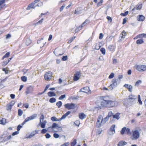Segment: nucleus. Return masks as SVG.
<instances>
[{"instance_id": "obj_1", "label": "nucleus", "mask_w": 146, "mask_h": 146, "mask_svg": "<svg viewBox=\"0 0 146 146\" xmlns=\"http://www.w3.org/2000/svg\"><path fill=\"white\" fill-rule=\"evenodd\" d=\"M135 96L132 95L129 96L128 98H125L124 99V104L125 105L127 106H131L132 103L136 99V98Z\"/></svg>"}, {"instance_id": "obj_2", "label": "nucleus", "mask_w": 146, "mask_h": 146, "mask_svg": "<svg viewBox=\"0 0 146 146\" xmlns=\"http://www.w3.org/2000/svg\"><path fill=\"white\" fill-rule=\"evenodd\" d=\"M115 102L111 100H109L105 103H103L101 106L104 107L111 108L115 106Z\"/></svg>"}, {"instance_id": "obj_3", "label": "nucleus", "mask_w": 146, "mask_h": 146, "mask_svg": "<svg viewBox=\"0 0 146 146\" xmlns=\"http://www.w3.org/2000/svg\"><path fill=\"white\" fill-rule=\"evenodd\" d=\"M120 81L118 79L114 78L112 80L113 83L111 84L109 86L110 90H111L114 88H115L118 84H119L120 83Z\"/></svg>"}, {"instance_id": "obj_4", "label": "nucleus", "mask_w": 146, "mask_h": 146, "mask_svg": "<svg viewBox=\"0 0 146 146\" xmlns=\"http://www.w3.org/2000/svg\"><path fill=\"white\" fill-rule=\"evenodd\" d=\"M65 108L68 110L74 109L77 107L76 104L73 103H67L64 105Z\"/></svg>"}, {"instance_id": "obj_5", "label": "nucleus", "mask_w": 146, "mask_h": 146, "mask_svg": "<svg viewBox=\"0 0 146 146\" xmlns=\"http://www.w3.org/2000/svg\"><path fill=\"white\" fill-rule=\"evenodd\" d=\"M37 114L35 113L31 115V116L27 118L22 123V125H23L26 122L29 121L30 120H32L35 119L37 117Z\"/></svg>"}, {"instance_id": "obj_6", "label": "nucleus", "mask_w": 146, "mask_h": 146, "mask_svg": "<svg viewBox=\"0 0 146 146\" xmlns=\"http://www.w3.org/2000/svg\"><path fill=\"white\" fill-rule=\"evenodd\" d=\"M52 73L51 71H48L44 75V78L46 80H50L52 78Z\"/></svg>"}, {"instance_id": "obj_7", "label": "nucleus", "mask_w": 146, "mask_h": 146, "mask_svg": "<svg viewBox=\"0 0 146 146\" xmlns=\"http://www.w3.org/2000/svg\"><path fill=\"white\" fill-rule=\"evenodd\" d=\"M102 116L101 115H100L97 119V120L96 123V127L99 128L101 127L102 125H103L102 123Z\"/></svg>"}, {"instance_id": "obj_8", "label": "nucleus", "mask_w": 146, "mask_h": 146, "mask_svg": "<svg viewBox=\"0 0 146 146\" xmlns=\"http://www.w3.org/2000/svg\"><path fill=\"white\" fill-rule=\"evenodd\" d=\"M80 71H76L75 74H74V80L76 81L79 80L80 77Z\"/></svg>"}, {"instance_id": "obj_9", "label": "nucleus", "mask_w": 146, "mask_h": 146, "mask_svg": "<svg viewBox=\"0 0 146 146\" xmlns=\"http://www.w3.org/2000/svg\"><path fill=\"white\" fill-rule=\"evenodd\" d=\"M115 125H113L111 126L109 131H108V133L110 135H112L115 133Z\"/></svg>"}, {"instance_id": "obj_10", "label": "nucleus", "mask_w": 146, "mask_h": 146, "mask_svg": "<svg viewBox=\"0 0 146 146\" xmlns=\"http://www.w3.org/2000/svg\"><path fill=\"white\" fill-rule=\"evenodd\" d=\"M146 70L145 65H137V70L139 72H143Z\"/></svg>"}, {"instance_id": "obj_11", "label": "nucleus", "mask_w": 146, "mask_h": 146, "mask_svg": "<svg viewBox=\"0 0 146 146\" xmlns=\"http://www.w3.org/2000/svg\"><path fill=\"white\" fill-rule=\"evenodd\" d=\"M33 90V88L31 86H30L28 87L25 91V93L26 95H27L30 93H31Z\"/></svg>"}, {"instance_id": "obj_12", "label": "nucleus", "mask_w": 146, "mask_h": 146, "mask_svg": "<svg viewBox=\"0 0 146 146\" xmlns=\"http://www.w3.org/2000/svg\"><path fill=\"white\" fill-rule=\"evenodd\" d=\"M37 43L38 44H40V47H41V46L43 47L44 46L46 43V42L44 41L43 39L42 38L41 39L38 40Z\"/></svg>"}, {"instance_id": "obj_13", "label": "nucleus", "mask_w": 146, "mask_h": 146, "mask_svg": "<svg viewBox=\"0 0 146 146\" xmlns=\"http://www.w3.org/2000/svg\"><path fill=\"white\" fill-rule=\"evenodd\" d=\"M103 100L101 102V105L103 104V103H105V102L106 103L108 101L110 100V98L108 96H104L103 97Z\"/></svg>"}, {"instance_id": "obj_14", "label": "nucleus", "mask_w": 146, "mask_h": 146, "mask_svg": "<svg viewBox=\"0 0 146 146\" xmlns=\"http://www.w3.org/2000/svg\"><path fill=\"white\" fill-rule=\"evenodd\" d=\"M11 104H9L6 105L7 110H11L13 106L15 104V102L14 101H12L10 103Z\"/></svg>"}, {"instance_id": "obj_15", "label": "nucleus", "mask_w": 146, "mask_h": 146, "mask_svg": "<svg viewBox=\"0 0 146 146\" xmlns=\"http://www.w3.org/2000/svg\"><path fill=\"white\" fill-rule=\"evenodd\" d=\"M35 4L33 2L29 4L27 7V10H29L31 8L35 9V8L36 7L35 6Z\"/></svg>"}, {"instance_id": "obj_16", "label": "nucleus", "mask_w": 146, "mask_h": 146, "mask_svg": "<svg viewBox=\"0 0 146 146\" xmlns=\"http://www.w3.org/2000/svg\"><path fill=\"white\" fill-rule=\"evenodd\" d=\"M71 113V111H68L65 114H64L60 119V121L62 120L65 119L66 117L69 115Z\"/></svg>"}, {"instance_id": "obj_17", "label": "nucleus", "mask_w": 146, "mask_h": 146, "mask_svg": "<svg viewBox=\"0 0 146 146\" xmlns=\"http://www.w3.org/2000/svg\"><path fill=\"white\" fill-rule=\"evenodd\" d=\"M137 20L140 21H143L145 19V17L142 15H139L137 16Z\"/></svg>"}, {"instance_id": "obj_18", "label": "nucleus", "mask_w": 146, "mask_h": 146, "mask_svg": "<svg viewBox=\"0 0 146 146\" xmlns=\"http://www.w3.org/2000/svg\"><path fill=\"white\" fill-rule=\"evenodd\" d=\"M60 51V50L59 49L56 48L54 51V53L56 56H60L63 54H62L59 53Z\"/></svg>"}, {"instance_id": "obj_19", "label": "nucleus", "mask_w": 146, "mask_h": 146, "mask_svg": "<svg viewBox=\"0 0 146 146\" xmlns=\"http://www.w3.org/2000/svg\"><path fill=\"white\" fill-rule=\"evenodd\" d=\"M79 118L82 120H83L86 117V115L83 113H80L79 114Z\"/></svg>"}, {"instance_id": "obj_20", "label": "nucleus", "mask_w": 146, "mask_h": 146, "mask_svg": "<svg viewBox=\"0 0 146 146\" xmlns=\"http://www.w3.org/2000/svg\"><path fill=\"white\" fill-rule=\"evenodd\" d=\"M127 144V143L126 142L123 141H121L118 142L117 146H123Z\"/></svg>"}, {"instance_id": "obj_21", "label": "nucleus", "mask_w": 146, "mask_h": 146, "mask_svg": "<svg viewBox=\"0 0 146 146\" xmlns=\"http://www.w3.org/2000/svg\"><path fill=\"white\" fill-rule=\"evenodd\" d=\"M43 20L44 19L43 18H42L40 19V20L38 21V22L36 23H34L33 24V25L34 26H36L37 25H40L43 22Z\"/></svg>"}, {"instance_id": "obj_22", "label": "nucleus", "mask_w": 146, "mask_h": 146, "mask_svg": "<svg viewBox=\"0 0 146 146\" xmlns=\"http://www.w3.org/2000/svg\"><path fill=\"white\" fill-rule=\"evenodd\" d=\"M58 124L56 123H54L52 125V126L50 127H49L47 129L48 130H49L50 128H52L53 129L55 128H56L58 127Z\"/></svg>"}, {"instance_id": "obj_23", "label": "nucleus", "mask_w": 146, "mask_h": 146, "mask_svg": "<svg viewBox=\"0 0 146 146\" xmlns=\"http://www.w3.org/2000/svg\"><path fill=\"white\" fill-rule=\"evenodd\" d=\"M108 119L109 118H108V117H107V116H106V117L104 118H102L101 119V123H102L103 125L108 120Z\"/></svg>"}, {"instance_id": "obj_24", "label": "nucleus", "mask_w": 146, "mask_h": 146, "mask_svg": "<svg viewBox=\"0 0 146 146\" xmlns=\"http://www.w3.org/2000/svg\"><path fill=\"white\" fill-rule=\"evenodd\" d=\"M48 96L50 97L55 96H56L55 94L53 92H49L48 93Z\"/></svg>"}, {"instance_id": "obj_25", "label": "nucleus", "mask_w": 146, "mask_h": 146, "mask_svg": "<svg viewBox=\"0 0 146 146\" xmlns=\"http://www.w3.org/2000/svg\"><path fill=\"white\" fill-rule=\"evenodd\" d=\"M133 138L132 139H137V130H135L133 132Z\"/></svg>"}, {"instance_id": "obj_26", "label": "nucleus", "mask_w": 146, "mask_h": 146, "mask_svg": "<svg viewBox=\"0 0 146 146\" xmlns=\"http://www.w3.org/2000/svg\"><path fill=\"white\" fill-rule=\"evenodd\" d=\"M108 49L109 50L111 51H113L114 49V46L113 45H110L108 46Z\"/></svg>"}, {"instance_id": "obj_27", "label": "nucleus", "mask_w": 146, "mask_h": 146, "mask_svg": "<svg viewBox=\"0 0 146 146\" xmlns=\"http://www.w3.org/2000/svg\"><path fill=\"white\" fill-rule=\"evenodd\" d=\"M120 113H117L113 115V118H115L117 119H119L120 118L119 116Z\"/></svg>"}, {"instance_id": "obj_28", "label": "nucleus", "mask_w": 146, "mask_h": 146, "mask_svg": "<svg viewBox=\"0 0 146 146\" xmlns=\"http://www.w3.org/2000/svg\"><path fill=\"white\" fill-rule=\"evenodd\" d=\"M51 119L52 121H60V119H58L55 116H53L51 118Z\"/></svg>"}, {"instance_id": "obj_29", "label": "nucleus", "mask_w": 146, "mask_h": 146, "mask_svg": "<svg viewBox=\"0 0 146 146\" xmlns=\"http://www.w3.org/2000/svg\"><path fill=\"white\" fill-rule=\"evenodd\" d=\"M6 123V119L5 118H3L0 120V124L4 125Z\"/></svg>"}, {"instance_id": "obj_30", "label": "nucleus", "mask_w": 146, "mask_h": 146, "mask_svg": "<svg viewBox=\"0 0 146 146\" xmlns=\"http://www.w3.org/2000/svg\"><path fill=\"white\" fill-rule=\"evenodd\" d=\"M125 133L128 135H131V133L130 131V129L129 128H126Z\"/></svg>"}, {"instance_id": "obj_31", "label": "nucleus", "mask_w": 146, "mask_h": 146, "mask_svg": "<svg viewBox=\"0 0 146 146\" xmlns=\"http://www.w3.org/2000/svg\"><path fill=\"white\" fill-rule=\"evenodd\" d=\"M137 101L139 104L141 105L142 104V101L141 100L140 96V95L137 96Z\"/></svg>"}, {"instance_id": "obj_32", "label": "nucleus", "mask_w": 146, "mask_h": 146, "mask_svg": "<svg viewBox=\"0 0 146 146\" xmlns=\"http://www.w3.org/2000/svg\"><path fill=\"white\" fill-rule=\"evenodd\" d=\"M144 41L142 38H141L137 40V44H141L144 43Z\"/></svg>"}, {"instance_id": "obj_33", "label": "nucleus", "mask_w": 146, "mask_h": 146, "mask_svg": "<svg viewBox=\"0 0 146 146\" xmlns=\"http://www.w3.org/2000/svg\"><path fill=\"white\" fill-rule=\"evenodd\" d=\"M35 135V132L33 131L31 133V134L29 135V136L27 137V138H31L34 137Z\"/></svg>"}, {"instance_id": "obj_34", "label": "nucleus", "mask_w": 146, "mask_h": 146, "mask_svg": "<svg viewBox=\"0 0 146 146\" xmlns=\"http://www.w3.org/2000/svg\"><path fill=\"white\" fill-rule=\"evenodd\" d=\"M62 104V102L59 101L56 103V105L58 106V108H59L61 107Z\"/></svg>"}, {"instance_id": "obj_35", "label": "nucleus", "mask_w": 146, "mask_h": 146, "mask_svg": "<svg viewBox=\"0 0 146 146\" xmlns=\"http://www.w3.org/2000/svg\"><path fill=\"white\" fill-rule=\"evenodd\" d=\"M87 88L89 89L88 87L87 88V87H84L83 88H82L81 89H80V92H82L84 93H87V91H83V90H86Z\"/></svg>"}, {"instance_id": "obj_36", "label": "nucleus", "mask_w": 146, "mask_h": 146, "mask_svg": "<svg viewBox=\"0 0 146 146\" xmlns=\"http://www.w3.org/2000/svg\"><path fill=\"white\" fill-rule=\"evenodd\" d=\"M56 99L55 98H52L49 100V102L51 103H53L56 102Z\"/></svg>"}, {"instance_id": "obj_37", "label": "nucleus", "mask_w": 146, "mask_h": 146, "mask_svg": "<svg viewBox=\"0 0 146 146\" xmlns=\"http://www.w3.org/2000/svg\"><path fill=\"white\" fill-rule=\"evenodd\" d=\"M40 127L42 128H44L45 127V123H43L41 122V120H40Z\"/></svg>"}, {"instance_id": "obj_38", "label": "nucleus", "mask_w": 146, "mask_h": 146, "mask_svg": "<svg viewBox=\"0 0 146 146\" xmlns=\"http://www.w3.org/2000/svg\"><path fill=\"white\" fill-rule=\"evenodd\" d=\"M126 129V127H124L123 128L121 131V134L123 135L124 134L125 132Z\"/></svg>"}, {"instance_id": "obj_39", "label": "nucleus", "mask_w": 146, "mask_h": 146, "mask_svg": "<svg viewBox=\"0 0 146 146\" xmlns=\"http://www.w3.org/2000/svg\"><path fill=\"white\" fill-rule=\"evenodd\" d=\"M31 42L32 41L31 40L29 39H28L26 41V44L27 45H29L31 44Z\"/></svg>"}, {"instance_id": "obj_40", "label": "nucleus", "mask_w": 146, "mask_h": 146, "mask_svg": "<svg viewBox=\"0 0 146 146\" xmlns=\"http://www.w3.org/2000/svg\"><path fill=\"white\" fill-rule=\"evenodd\" d=\"M23 113V111L21 109H19L18 110V115L20 116H21Z\"/></svg>"}, {"instance_id": "obj_41", "label": "nucleus", "mask_w": 146, "mask_h": 146, "mask_svg": "<svg viewBox=\"0 0 146 146\" xmlns=\"http://www.w3.org/2000/svg\"><path fill=\"white\" fill-rule=\"evenodd\" d=\"M76 140L75 139L74 140L73 142H72L71 143V146H74L76 144Z\"/></svg>"}, {"instance_id": "obj_42", "label": "nucleus", "mask_w": 146, "mask_h": 146, "mask_svg": "<svg viewBox=\"0 0 146 146\" xmlns=\"http://www.w3.org/2000/svg\"><path fill=\"white\" fill-rule=\"evenodd\" d=\"M21 80L24 82H26L27 80V77L25 76H23L21 77Z\"/></svg>"}, {"instance_id": "obj_43", "label": "nucleus", "mask_w": 146, "mask_h": 146, "mask_svg": "<svg viewBox=\"0 0 146 146\" xmlns=\"http://www.w3.org/2000/svg\"><path fill=\"white\" fill-rule=\"evenodd\" d=\"M100 51L102 52V54H103L104 55L106 53V50L105 48H102L100 49Z\"/></svg>"}, {"instance_id": "obj_44", "label": "nucleus", "mask_w": 146, "mask_h": 146, "mask_svg": "<svg viewBox=\"0 0 146 146\" xmlns=\"http://www.w3.org/2000/svg\"><path fill=\"white\" fill-rule=\"evenodd\" d=\"M128 11H126L124 13H121L120 14V15L123 16H125L128 15Z\"/></svg>"}, {"instance_id": "obj_45", "label": "nucleus", "mask_w": 146, "mask_h": 146, "mask_svg": "<svg viewBox=\"0 0 146 146\" xmlns=\"http://www.w3.org/2000/svg\"><path fill=\"white\" fill-rule=\"evenodd\" d=\"M103 2V0H101L97 4V6L99 7L102 5V3Z\"/></svg>"}, {"instance_id": "obj_46", "label": "nucleus", "mask_w": 146, "mask_h": 146, "mask_svg": "<svg viewBox=\"0 0 146 146\" xmlns=\"http://www.w3.org/2000/svg\"><path fill=\"white\" fill-rule=\"evenodd\" d=\"M82 27V26L81 25L79 26L77 28V29H76V30H75L76 33H77V32H78V31H79L80 30H81Z\"/></svg>"}, {"instance_id": "obj_47", "label": "nucleus", "mask_w": 146, "mask_h": 146, "mask_svg": "<svg viewBox=\"0 0 146 146\" xmlns=\"http://www.w3.org/2000/svg\"><path fill=\"white\" fill-rule=\"evenodd\" d=\"M142 4L141 3H139L137 6V10H140L142 7Z\"/></svg>"}, {"instance_id": "obj_48", "label": "nucleus", "mask_w": 146, "mask_h": 146, "mask_svg": "<svg viewBox=\"0 0 146 146\" xmlns=\"http://www.w3.org/2000/svg\"><path fill=\"white\" fill-rule=\"evenodd\" d=\"M62 59L63 61H66L68 59V57L67 56H63L62 58Z\"/></svg>"}, {"instance_id": "obj_49", "label": "nucleus", "mask_w": 146, "mask_h": 146, "mask_svg": "<svg viewBox=\"0 0 146 146\" xmlns=\"http://www.w3.org/2000/svg\"><path fill=\"white\" fill-rule=\"evenodd\" d=\"M8 62L7 61H3L2 63V65L3 66H5L8 64Z\"/></svg>"}, {"instance_id": "obj_50", "label": "nucleus", "mask_w": 146, "mask_h": 146, "mask_svg": "<svg viewBox=\"0 0 146 146\" xmlns=\"http://www.w3.org/2000/svg\"><path fill=\"white\" fill-rule=\"evenodd\" d=\"M47 130L46 129H43L41 130V133L42 134H44L47 132Z\"/></svg>"}, {"instance_id": "obj_51", "label": "nucleus", "mask_w": 146, "mask_h": 146, "mask_svg": "<svg viewBox=\"0 0 146 146\" xmlns=\"http://www.w3.org/2000/svg\"><path fill=\"white\" fill-rule=\"evenodd\" d=\"M66 97V95L65 94L62 95H61L59 98V100H62L65 98Z\"/></svg>"}, {"instance_id": "obj_52", "label": "nucleus", "mask_w": 146, "mask_h": 146, "mask_svg": "<svg viewBox=\"0 0 146 146\" xmlns=\"http://www.w3.org/2000/svg\"><path fill=\"white\" fill-rule=\"evenodd\" d=\"M74 124L76 125L79 126V125L80 124V121L79 120H76L74 122Z\"/></svg>"}, {"instance_id": "obj_53", "label": "nucleus", "mask_w": 146, "mask_h": 146, "mask_svg": "<svg viewBox=\"0 0 146 146\" xmlns=\"http://www.w3.org/2000/svg\"><path fill=\"white\" fill-rule=\"evenodd\" d=\"M45 137L46 139H49L50 138L51 136L49 133H46L45 135Z\"/></svg>"}, {"instance_id": "obj_54", "label": "nucleus", "mask_w": 146, "mask_h": 146, "mask_svg": "<svg viewBox=\"0 0 146 146\" xmlns=\"http://www.w3.org/2000/svg\"><path fill=\"white\" fill-rule=\"evenodd\" d=\"M113 113L112 111H110L108 113V115L107 116V117H108V118H109L112 116L113 115Z\"/></svg>"}, {"instance_id": "obj_55", "label": "nucleus", "mask_w": 146, "mask_h": 146, "mask_svg": "<svg viewBox=\"0 0 146 146\" xmlns=\"http://www.w3.org/2000/svg\"><path fill=\"white\" fill-rule=\"evenodd\" d=\"M114 74L113 73H111L109 76V79H111L113 78L114 77Z\"/></svg>"}, {"instance_id": "obj_56", "label": "nucleus", "mask_w": 146, "mask_h": 146, "mask_svg": "<svg viewBox=\"0 0 146 146\" xmlns=\"http://www.w3.org/2000/svg\"><path fill=\"white\" fill-rule=\"evenodd\" d=\"M101 46L99 44H96L95 46V48L96 50L99 49L100 48Z\"/></svg>"}, {"instance_id": "obj_57", "label": "nucleus", "mask_w": 146, "mask_h": 146, "mask_svg": "<svg viewBox=\"0 0 146 146\" xmlns=\"http://www.w3.org/2000/svg\"><path fill=\"white\" fill-rule=\"evenodd\" d=\"M128 19L126 17L124 18L123 19V21L122 23V24L123 25L124 24H125L127 21V20H128Z\"/></svg>"}, {"instance_id": "obj_58", "label": "nucleus", "mask_w": 146, "mask_h": 146, "mask_svg": "<svg viewBox=\"0 0 146 146\" xmlns=\"http://www.w3.org/2000/svg\"><path fill=\"white\" fill-rule=\"evenodd\" d=\"M127 89L129 92H131L132 90V86L131 85H130L128 88Z\"/></svg>"}, {"instance_id": "obj_59", "label": "nucleus", "mask_w": 146, "mask_h": 146, "mask_svg": "<svg viewBox=\"0 0 146 146\" xmlns=\"http://www.w3.org/2000/svg\"><path fill=\"white\" fill-rule=\"evenodd\" d=\"M10 54V53L9 52H7L5 55H4V56L5 58H8Z\"/></svg>"}, {"instance_id": "obj_60", "label": "nucleus", "mask_w": 146, "mask_h": 146, "mask_svg": "<svg viewBox=\"0 0 146 146\" xmlns=\"http://www.w3.org/2000/svg\"><path fill=\"white\" fill-rule=\"evenodd\" d=\"M53 136L54 137L56 138H58L59 137V135L56 133H54L53 134Z\"/></svg>"}, {"instance_id": "obj_61", "label": "nucleus", "mask_w": 146, "mask_h": 146, "mask_svg": "<svg viewBox=\"0 0 146 146\" xmlns=\"http://www.w3.org/2000/svg\"><path fill=\"white\" fill-rule=\"evenodd\" d=\"M29 70L25 69H23V70L22 72H23V74L25 75L28 71Z\"/></svg>"}, {"instance_id": "obj_62", "label": "nucleus", "mask_w": 146, "mask_h": 146, "mask_svg": "<svg viewBox=\"0 0 146 146\" xmlns=\"http://www.w3.org/2000/svg\"><path fill=\"white\" fill-rule=\"evenodd\" d=\"M49 86H50V85H49V84L47 85L46 86V87L45 88L44 90L43 91L44 92H46V91L47 89L49 87Z\"/></svg>"}, {"instance_id": "obj_63", "label": "nucleus", "mask_w": 146, "mask_h": 146, "mask_svg": "<svg viewBox=\"0 0 146 146\" xmlns=\"http://www.w3.org/2000/svg\"><path fill=\"white\" fill-rule=\"evenodd\" d=\"M69 142H66L64 143L63 144H62L60 146H68L69 145Z\"/></svg>"}, {"instance_id": "obj_64", "label": "nucleus", "mask_w": 146, "mask_h": 146, "mask_svg": "<svg viewBox=\"0 0 146 146\" xmlns=\"http://www.w3.org/2000/svg\"><path fill=\"white\" fill-rule=\"evenodd\" d=\"M107 19L108 20L110 21V23H111L112 21V19L110 17L107 16L106 17Z\"/></svg>"}]
</instances>
